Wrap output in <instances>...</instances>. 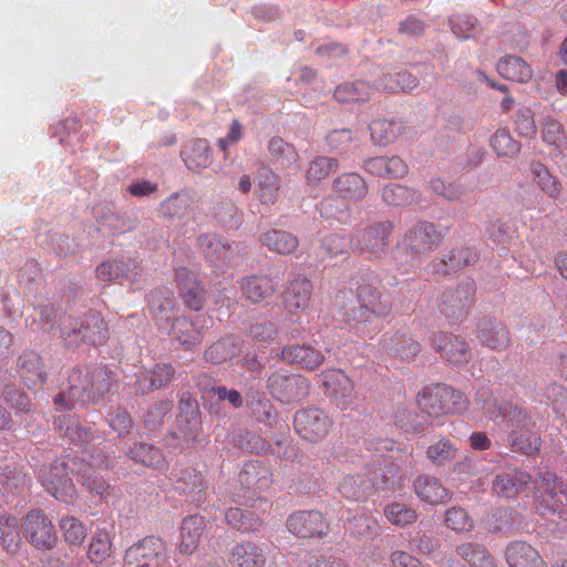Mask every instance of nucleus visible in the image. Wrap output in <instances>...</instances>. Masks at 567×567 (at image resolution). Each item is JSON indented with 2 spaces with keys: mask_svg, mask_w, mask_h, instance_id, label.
Here are the masks:
<instances>
[{
  "mask_svg": "<svg viewBox=\"0 0 567 567\" xmlns=\"http://www.w3.org/2000/svg\"><path fill=\"white\" fill-rule=\"evenodd\" d=\"M475 404L491 421L505 423L508 443L514 452L527 456L539 453L542 446L540 433L536 422L526 410L509 401L498 403L487 389H480Z\"/></svg>",
  "mask_w": 567,
  "mask_h": 567,
  "instance_id": "f257e3e1",
  "label": "nucleus"
},
{
  "mask_svg": "<svg viewBox=\"0 0 567 567\" xmlns=\"http://www.w3.org/2000/svg\"><path fill=\"white\" fill-rule=\"evenodd\" d=\"M113 384V373L105 367L74 368L68 378V388L54 399V404L72 409L78 403L97 402L107 394Z\"/></svg>",
  "mask_w": 567,
  "mask_h": 567,
  "instance_id": "f03ea898",
  "label": "nucleus"
},
{
  "mask_svg": "<svg viewBox=\"0 0 567 567\" xmlns=\"http://www.w3.org/2000/svg\"><path fill=\"white\" fill-rule=\"evenodd\" d=\"M417 404L422 412L432 417H440L465 413L470 401L463 392L452 386L435 384L425 386L417 394Z\"/></svg>",
  "mask_w": 567,
  "mask_h": 567,
  "instance_id": "7ed1b4c3",
  "label": "nucleus"
},
{
  "mask_svg": "<svg viewBox=\"0 0 567 567\" xmlns=\"http://www.w3.org/2000/svg\"><path fill=\"white\" fill-rule=\"evenodd\" d=\"M60 336L68 347L81 342L97 346L107 339V326L99 312H89L82 319L63 316L60 318Z\"/></svg>",
  "mask_w": 567,
  "mask_h": 567,
  "instance_id": "20e7f679",
  "label": "nucleus"
},
{
  "mask_svg": "<svg viewBox=\"0 0 567 567\" xmlns=\"http://www.w3.org/2000/svg\"><path fill=\"white\" fill-rule=\"evenodd\" d=\"M76 463L70 456L55 460L49 467H43L40 480L43 487L58 501L72 503L75 499L76 489L71 475L75 472Z\"/></svg>",
  "mask_w": 567,
  "mask_h": 567,
  "instance_id": "39448f33",
  "label": "nucleus"
},
{
  "mask_svg": "<svg viewBox=\"0 0 567 567\" xmlns=\"http://www.w3.org/2000/svg\"><path fill=\"white\" fill-rule=\"evenodd\" d=\"M393 231L390 221H378L358 228L350 239L351 249L368 259H381L389 247Z\"/></svg>",
  "mask_w": 567,
  "mask_h": 567,
  "instance_id": "423d86ee",
  "label": "nucleus"
},
{
  "mask_svg": "<svg viewBox=\"0 0 567 567\" xmlns=\"http://www.w3.org/2000/svg\"><path fill=\"white\" fill-rule=\"evenodd\" d=\"M123 567H171L166 543L147 536L133 544L125 550Z\"/></svg>",
  "mask_w": 567,
  "mask_h": 567,
  "instance_id": "0eeeda50",
  "label": "nucleus"
},
{
  "mask_svg": "<svg viewBox=\"0 0 567 567\" xmlns=\"http://www.w3.org/2000/svg\"><path fill=\"white\" fill-rule=\"evenodd\" d=\"M213 324V317L205 313L193 317L179 316L166 333L185 350H193L203 343L206 332Z\"/></svg>",
  "mask_w": 567,
  "mask_h": 567,
  "instance_id": "6e6552de",
  "label": "nucleus"
},
{
  "mask_svg": "<svg viewBox=\"0 0 567 567\" xmlns=\"http://www.w3.org/2000/svg\"><path fill=\"white\" fill-rule=\"evenodd\" d=\"M238 482L244 497H260L274 484L271 465L260 460L246 462L238 473Z\"/></svg>",
  "mask_w": 567,
  "mask_h": 567,
  "instance_id": "1a4fd4ad",
  "label": "nucleus"
},
{
  "mask_svg": "<svg viewBox=\"0 0 567 567\" xmlns=\"http://www.w3.org/2000/svg\"><path fill=\"white\" fill-rule=\"evenodd\" d=\"M536 506L542 514L560 512L567 502V483L555 473L545 472L536 482Z\"/></svg>",
  "mask_w": 567,
  "mask_h": 567,
  "instance_id": "9d476101",
  "label": "nucleus"
},
{
  "mask_svg": "<svg viewBox=\"0 0 567 567\" xmlns=\"http://www.w3.org/2000/svg\"><path fill=\"white\" fill-rule=\"evenodd\" d=\"M331 417L316 406L306 408L296 412L293 427L297 434L311 443L321 442L332 427Z\"/></svg>",
  "mask_w": 567,
  "mask_h": 567,
  "instance_id": "9b49d317",
  "label": "nucleus"
},
{
  "mask_svg": "<svg viewBox=\"0 0 567 567\" xmlns=\"http://www.w3.org/2000/svg\"><path fill=\"white\" fill-rule=\"evenodd\" d=\"M267 389L274 399L289 404L308 396L310 382L300 374L276 371L269 375Z\"/></svg>",
  "mask_w": 567,
  "mask_h": 567,
  "instance_id": "f8f14e48",
  "label": "nucleus"
},
{
  "mask_svg": "<svg viewBox=\"0 0 567 567\" xmlns=\"http://www.w3.org/2000/svg\"><path fill=\"white\" fill-rule=\"evenodd\" d=\"M24 537L37 549L48 550L56 543L53 523L41 509L30 511L22 519Z\"/></svg>",
  "mask_w": 567,
  "mask_h": 567,
  "instance_id": "ddd939ff",
  "label": "nucleus"
},
{
  "mask_svg": "<svg viewBox=\"0 0 567 567\" xmlns=\"http://www.w3.org/2000/svg\"><path fill=\"white\" fill-rule=\"evenodd\" d=\"M476 286L466 279L444 290L440 298V310L447 317L463 318L475 302Z\"/></svg>",
  "mask_w": 567,
  "mask_h": 567,
  "instance_id": "4468645a",
  "label": "nucleus"
},
{
  "mask_svg": "<svg viewBox=\"0 0 567 567\" xmlns=\"http://www.w3.org/2000/svg\"><path fill=\"white\" fill-rule=\"evenodd\" d=\"M326 394L340 410H347L355 401L354 384L340 369H326L319 375Z\"/></svg>",
  "mask_w": 567,
  "mask_h": 567,
  "instance_id": "2eb2a0df",
  "label": "nucleus"
},
{
  "mask_svg": "<svg viewBox=\"0 0 567 567\" xmlns=\"http://www.w3.org/2000/svg\"><path fill=\"white\" fill-rule=\"evenodd\" d=\"M197 245L206 260L216 268L234 262L245 252V247L240 243L221 241L210 234L199 235Z\"/></svg>",
  "mask_w": 567,
  "mask_h": 567,
  "instance_id": "dca6fc26",
  "label": "nucleus"
},
{
  "mask_svg": "<svg viewBox=\"0 0 567 567\" xmlns=\"http://www.w3.org/2000/svg\"><path fill=\"white\" fill-rule=\"evenodd\" d=\"M313 285L302 275L288 278L281 293V303L290 315L305 312L311 302Z\"/></svg>",
  "mask_w": 567,
  "mask_h": 567,
  "instance_id": "f3484780",
  "label": "nucleus"
},
{
  "mask_svg": "<svg viewBox=\"0 0 567 567\" xmlns=\"http://www.w3.org/2000/svg\"><path fill=\"white\" fill-rule=\"evenodd\" d=\"M288 530L299 538L323 537L328 535L330 526L319 511H298L287 518Z\"/></svg>",
  "mask_w": 567,
  "mask_h": 567,
  "instance_id": "a211bd4d",
  "label": "nucleus"
},
{
  "mask_svg": "<svg viewBox=\"0 0 567 567\" xmlns=\"http://www.w3.org/2000/svg\"><path fill=\"white\" fill-rule=\"evenodd\" d=\"M441 234L430 221H421L411 227L401 240V246L414 256L432 251L439 247Z\"/></svg>",
  "mask_w": 567,
  "mask_h": 567,
  "instance_id": "6ab92c4d",
  "label": "nucleus"
},
{
  "mask_svg": "<svg viewBox=\"0 0 567 567\" xmlns=\"http://www.w3.org/2000/svg\"><path fill=\"white\" fill-rule=\"evenodd\" d=\"M278 280L264 274H254L239 280L244 298L254 305H267L278 291Z\"/></svg>",
  "mask_w": 567,
  "mask_h": 567,
  "instance_id": "aec40b11",
  "label": "nucleus"
},
{
  "mask_svg": "<svg viewBox=\"0 0 567 567\" xmlns=\"http://www.w3.org/2000/svg\"><path fill=\"white\" fill-rule=\"evenodd\" d=\"M432 346L441 357L452 365L467 364L472 359V350L466 340L452 333H436Z\"/></svg>",
  "mask_w": 567,
  "mask_h": 567,
  "instance_id": "412c9836",
  "label": "nucleus"
},
{
  "mask_svg": "<svg viewBox=\"0 0 567 567\" xmlns=\"http://www.w3.org/2000/svg\"><path fill=\"white\" fill-rule=\"evenodd\" d=\"M351 284L355 286V295L358 302H364L369 306H373L385 310L388 312L391 311V306L383 300L381 292V280L378 275L372 270H361L355 274Z\"/></svg>",
  "mask_w": 567,
  "mask_h": 567,
  "instance_id": "4be33fe9",
  "label": "nucleus"
},
{
  "mask_svg": "<svg viewBox=\"0 0 567 567\" xmlns=\"http://www.w3.org/2000/svg\"><path fill=\"white\" fill-rule=\"evenodd\" d=\"M141 276V266L131 258L107 260L96 267V277L103 282L135 284Z\"/></svg>",
  "mask_w": 567,
  "mask_h": 567,
  "instance_id": "5701e85b",
  "label": "nucleus"
},
{
  "mask_svg": "<svg viewBox=\"0 0 567 567\" xmlns=\"http://www.w3.org/2000/svg\"><path fill=\"white\" fill-rule=\"evenodd\" d=\"M175 281L184 305L194 311H200L206 300V291L192 270L182 267L176 269Z\"/></svg>",
  "mask_w": 567,
  "mask_h": 567,
  "instance_id": "b1692460",
  "label": "nucleus"
},
{
  "mask_svg": "<svg viewBox=\"0 0 567 567\" xmlns=\"http://www.w3.org/2000/svg\"><path fill=\"white\" fill-rule=\"evenodd\" d=\"M372 488L390 489L401 482L400 466L388 457H379L365 465Z\"/></svg>",
  "mask_w": 567,
  "mask_h": 567,
  "instance_id": "393cba45",
  "label": "nucleus"
},
{
  "mask_svg": "<svg viewBox=\"0 0 567 567\" xmlns=\"http://www.w3.org/2000/svg\"><path fill=\"white\" fill-rule=\"evenodd\" d=\"M532 482V475L525 471L501 473L493 482V492L499 497L515 498L527 489Z\"/></svg>",
  "mask_w": 567,
  "mask_h": 567,
  "instance_id": "a878e982",
  "label": "nucleus"
},
{
  "mask_svg": "<svg viewBox=\"0 0 567 567\" xmlns=\"http://www.w3.org/2000/svg\"><path fill=\"white\" fill-rule=\"evenodd\" d=\"M413 489L416 496L430 505H440L451 499L452 493L431 475H420L413 481Z\"/></svg>",
  "mask_w": 567,
  "mask_h": 567,
  "instance_id": "bb28decb",
  "label": "nucleus"
},
{
  "mask_svg": "<svg viewBox=\"0 0 567 567\" xmlns=\"http://www.w3.org/2000/svg\"><path fill=\"white\" fill-rule=\"evenodd\" d=\"M206 532L205 518L200 515H189L182 522L179 529V553L192 555L199 546Z\"/></svg>",
  "mask_w": 567,
  "mask_h": 567,
  "instance_id": "cd10ccee",
  "label": "nucleus"
},
{
  "mask_svg": "<svg viewBox=\"0 0 567 567\" xmlns=\"http://www.w3.org/2000/svg\"><path fill=\"white\" fill-rule=\"evenodd\" d=\"M148 307L158 330L166 333L177 318L174 298L171 295L154 291L148 297Z\"/></svg>",
  "mask_w": 567,
  "mask_h": 567,
  "instance_id": "c85d7f7f",
  "label": "nucleus"
},
{
  "mask_svg": "<svg viewBox=\"0 0 567 567\" xmlns=\"http://www.w3.org/2000/svg\"><path fill=\"white\" fill-rule=\"evenodd\" d=\"M476 338L492 351H505L511 343L509 331L499 322L483 320L477 326Z\"/></svg>",
  "mask_w": 567,
  "mask_h": 567,
  "instance_id": "c756f323",
  "label": "nucleus"
},
{
  "mask_svg": "<svg viewBox=\"0 0 567 567\" xmlns=\"http://www.w3.org/2000/svg\"><path fill=\"white\" fill-rule=\"evenodd\" d=\"M508 567H548L540 554L526 542L517 540L505 550Z\"/></svg>",
  "mask_w": 567,
  "mask_h": 567,
  "instance_id": "7c9ffc66",
  "label": "nucleus"
},
{
  "mask_svg": "<svg viewBox=\"0 0 567 567\" xmlns=\"http://www.w3.org/2000/svg\"><path fill=\"white\" fill-rule=\"evenodd\" d=\"M281 358L307 370H316L323 361V353L310 344L287 346L281 350Z\"/></svg>",
  "mask_w": 567,
  "mask_h": 567,
  "instance_id": "2f4dec72",
  "label": "nucleus"
},
{
  "mask_svg": "<svg viewBox=\"0 0 567 567\" xmlns=\"http://www.w3.org/2000/svg\"><path fill=\"white\" fill-rule=\"evenodd\" d=\"M332 189L343 200H361L368 194V185L364 178L358 173H343L332 182Z\"/></svg>",
  "mask_w": 567,
  "mask_h": 567,
  "instance_id": "473e14b6",
  "label": "nucleus"
},
{
  "mask_svg": "<svg viewBox=\"0 0 567 567\" xmlns=\"http://www.w3.org/2000/svg\"><path fill=\"white\" fill-rule=\"evenodd\" d=\"M17 369L28 388L43 383L45 380L42 359L34 351H23L18 358Z\"/></svg>",
  "mask_w": 567,
  "mask_h": 567,
  "instance_id": "72a5a7b5",
  "label": "nucleus"
},
{
  "mask_svg": "<svg viewBox=\"0 0 567 567\" xmlns=\"http://www.w3.org/2000/svg\"><path fill=\"white\" fill-rule=\"evenodd\" d=\"M128 456L138 464L158 472L168 470V462L157 446L146 443H135L128 451Z\"/></svg>",
  "mask_w": 567,
  "mask_h": 567,
  "instance_id": "f704fd0d",
  "label": "nucleus"
},
{
  "mask_svg": "<svg viewBox=\"0 0 567 567\" xmlns=\"http://www.w3.org/2000/svg\"><path fill=\"white\" fill-rule=\"evenodd\" d=\"M257 196L261 204L274 205L280 193V177L270 168L261 166L256 174Z\"/></svg>",
  "mask_w": 567,
  "mask_h": 567,
  "instance_id": "c9c22d12",
  "label": "nucleus"
},
{
  "mask_svg": "<svg viewBox=\"0 0 567 567\" xmlns=\"http://www.w3.org/2000/svg\"><path fill=\"white\" fill-rule=\"evenodd\" d=\"M369 128L372 142L386 146L394 143L404 133L405 126L401 121L379 118L372 121Z\"/></svg>",
  "mask_w": 567,
  "mask_h": 567,
  "instance_id": "e433bc0d",
  "label": "nucleus"
},
{
  "mask_svg": "<svg viewBox=\"0 0 567 567\" xmlns=\"http://www.w3.org/2000/svg\"><path fill=\"white\" fill-rule=\"evenodd\" d=\"M230 560L235 567H265L266 556L255 543L243 542L231 549Z\"/></svg>",
  "mask_w": 567,
  "mask_h": 567,
  "instance_id": "4c0bfd02",
  "label": "nucleus"
},
{
  "mask_svg": "<svg viewBox=\"0 0 567 567\" xmlns=\"http://www.w3.org/2000/svg\"><path fill=\"white\" fill-rule=\"evenodd\" d=\"M371 488L372 485L365 470L364 473L346 475L338 487L343 498L355 502L364 501Z\"/></svg>",
  "mask_w": 567,
  "mask_h": 567,
  "instance_id": "58836bf2",
  "label": "nucleus"
},
{
  "mask_svg": "<svg viewBox=\"0 0 567 567\" xmlns=\"http://www.w3.org/2000/svg\"><path fill=\"white\" fill-rule=\"evenodd\" d=\"M260 241L270 251L279 255H290L295 252L299 246L297 236L281 229H270L266 231L261 235Z\"/></svg>",
  "mask_w": 567,
  "mask_h": 567,
  "instance_id": "ea45409f",
  "label": "nucleus"
},
{
  "mask_svg": "<svg viewBox=\"0 0 567 567\" xmlns=\"http://www.w3.org/2000/svg\"><path fill=\"white\" fill-rule=\"evenodd\" d=\"M498 73L511 81L528 82L533 76L530 65L520 56L506 55L497 63Z\"/></svg>",
  "mask_w": 567,
  "mask_h": 567,
  "instance_id": "a19ab883",
  "label": "nucleus"
},
{
  "mask_svg": "<svg viewBox=\"0 0 567 567\" xmlns=\"http://www.w3.org/2000/svg\"><path fill=\"white\" fill-rule=\"evenodd\" d=\"M240 350L239 339L227 336L212 343L204 351V359L213 364H221L233 359Z\"/></svg>",
  "mask_w": 567,
  "mask_h": 567,
  "instance_id": "79ce46f5",
  "label": "nucleus"
},
{
  "mask_svg": "<svg viewBox=\"0 0 567 567\" xmlns=\"http://www.w3.org/2000/svg\"><path fill=\"white\" fill-rule=\"evenodd\" d=\"M382 199L386 205L404 207L417 204L422 199L420 190L400 184H389L382 189Z\"/></svg>",
  "mask_w": 567,
  "mask_h": 567,
  "instance_id": "37998d69",
  "label": "nucleus"
},
{
  "mask_svg": "<svg viewBox=\"0 0 567 567\" xmlns=\"http://www.w3.org/2000/svg\"><path fill=\"white\" fill-rule=\"evenodd\" d=\"M183 159L188 169L200 172L209 166L212 153L206 140H196L183 151Z\"/></svg>",
  "mask_w": 567,
  "mask_h": 567,
  "instance_id": "c03bdc74",
  "label": "nucleus"
},
{
  "mask_svg": "<svg viewBox=\"0 0 567 567\" xmlns=\"http://www.w3.org/2000/svg\"><path fill=\"white\" fill-rule=\"evenodd\" d=\"M194 209V200L186 193H175L159 205L161 214L171 219L188 217Z\"/></svg>",
  "mask_w": 567,
  "mask_h": 567,
  "instance_id": "a18cd8bd",
  "label": "nucleus"
},
{
  "mask_svg": "<svg viewBox=\"0 0 567 567\" xmlns=\"http://www.w3.org/2000/svg\"><path fill=\"white\" fill-rule=\"evenodd\" d=\"M0 540L6 551L16 554L22 544L18 518L13 515L0 516Z\"/></svg>",
  "mask_w": 567,
  "mask_h": 567,
  "instance_id": "49530a36",
  "label": "nucleus"
},
{
  "mask_svg": "<svg viewBox=\"0 0 567 567\" xmlns=\"http://www.w3.org/2000/svg\"><path fill=\"white\" fill-rule=\"evenodd\" d=\"M268 152L274 162L284 168H289L299 161L296 147L279 136H274L268 141Z\"/></svg>",
  "mask_w": 567,
  "mask_h": 567,
  "instance_id": "de8ad7c7",
  "label": "nucleus"
},
{
  "mask_svg": "<svg viewBox=\"0 0 567 567\" xmlns=\"http://www.w3.org/2000/svg\"><path fill=\"white\" fill-rule=\"evenodd\" d=\"M458 557L473 567H495L494 559L488 550L476 543H462L456 546Z\"/></svg>",
  "mask_w": 567,
  "mask_h": 567,
  "instance_id": "09e8293b",
  "label": "nucleus"
},
{
  "mask_svg": "<svg viewBox=\"0 0 567 567\" xmlns=\"http://www.w3.org/2000/svg\"><path fill=\"white\" fill-rule=\"evenodd\" d=\"M372 87L364 81L346 82L334 90V99L340 103L363 102L369 100Z\"/></svg>",
  "mask_w": 567,
  "mask_h": 567,
  "instance_id": "8fccbe9b",
  "label": "nucleus"
},
{
  "mask_svg": "<svg viewBox=\"0 0 567 567\" xmlns=\"http://www.w3.org/2000/svg\"><path fill=\"white\" fill-rule=\"evenodd\" d=\"M357 307H353L346 312V321L354 328H364L367 324L373 322L377 318L385 317L390 312L380 308L369 306L364 302H358Z\"/></svg>",
  "mask_w": 567,
  "mask_h": 567,
  "instance_id": "3c124183",
  "label": "nucleus"
},
{
  "mask_svg": "<svg viewBox=\"0 0 567 567\" xmlns=\"http://www.w3.org/2000/svg\"><path fill=\"white\" fill-rule=\"evenodd\" d=\"M339 167L338 159L328 156H317L306 171V181L309 185H319L331 172Z\"/></svg>",
  "mask_w": 567,
  "mask_h": 567,
  "instance_id": "603ef678",
  "label": "nucleus"
},
{
  "mask_svg": "<svg viewBox=\"0 0 567 567\" xmlns=\"http://www.w3.org/2000/svg\"><path fill=\"white\" fill-rule=\"evenodd\" d=\"M534 181L538 187L550 198L556 199L561 193V184L542 163L532 164Z\"/></svg>",
  "mask_w": 567,
  "mask_h": 567,
  "instance_id": "864d4df0",
  "label": "nucleus"
},
{
  "mask_svg": "<svg viewBox=\"0 0 567 567\" xmlns=\"http://www.w3.org/2000/svg\"><path fill=\"white\" fill-rule=\"evenodd\" d=\"M225 519L228 525L241 533L258 530L262 524L259 517L238 507L229 508L225 513Z\"/></svg>",
  "mask_w": 567,
  "mask_h": 567,
  "instance_id": "5fc2aeb1",
  "label": "nucleus"
},
{
  "mask_svg": "<svg viewBox=\"0 0 567 567\" xmlns=\"http://www.w3.org/2000/svg\"><path fill=\"white\" fill-rule=\"evenodd\" d=\"M458 453V449L449 439L442 437L431 444L426 450V457L436 465L443 466L453 462Z\"/></svg>",
  "mask_w": 567,
  "mask_h": 567,
  "instance_id": "6e6d98bb",
  "label": "nucleus"
},
{
  "mask_svg": "<svg viewBox=\"0 0 567 567\" xmlns=\"http://www.w3.org/2000/svg\"><path fill=\"white\" fill-rule=\"evenodd\" d=\"M112 554V542L105 529L96 530L89 544L87 557L93 564L104 563Z\"/></svg>",
  "mask_w": 567,
  "mask_h": 567,
  "instance_id": "4d7b16f0",
  "label": "nucleus"
},
{
  "mask_svg": "<svg viewBox=\"0 0 567 567\" xmlns=\"http://www.w3.org/2000/svg\"><path fill=\"white\" fill-rule=\"evenodd\" d=\"M55 424L62 435L74 444L83 445L89 442L91 437V433L87 429L81 426L79 422L71 416L61 415L55 420Z\"/></svg>",
  "mask_w": 567,
  "mask_h": 567,
  "instance_id": "13d9d810",
  "label": "nucleus"
},
{
  "mask_svg": "<svg viewBox=\"0 0 567 567\" xmlns=\"http://www.w3.org/2000/svg\"><path fill=\"white\" fill-rule=\"evenodd\" d=\"M444 525L457 534L470 533L474 529L473 518L461 506H452L445 512Z\"/></svg>",
  "mask_w": 567,
  "mask_h": 567,
  "instance_id": "bf43d9fd",
  "label": "nucleus"
},
{
  "mask_svg": "<svg viewBox=\"0 0 567 567\" xmlns=\"http://www.w3.org/2000/svg\"><path fill=\"white\" fill-rule=\"evenodd\" d=\"M489 145L498 156H514L520 150V144L513 138L508 130L498 128L491 136Z\"/></svg>",
  "mask_w": 567,
  "mask_h": 567,
  "instance_id": "052dcab7",
  "label": "nucleus"
},
{
  "mask_svg": "<svg viewBox=\"0 0 567 567\" xmlns=\"http://www.w3.org/2000/svg\"><path fill=\"white\" fill-rule=\"evenodd\" d=\"M175 370L168 363H157L141 380V385L145 389L153 390L167 385L174 378Z\"/></svg>",
  "mask_w": 567,
  "mask_h": 567,
  "instance_id": "680f3d73",
  "label": "nucleus"
},
{
  "mask_svg": "<svg viewBox=\"0 0 567 567\" xmlns=\"http://www.w3.org/2000/svg\"><path fill=\"white\" fill-rule=\"evenodd\" d=\"M389 522L399 527H406L417 519V513L414 508L402 503H392L384 509Z\"/></svg>",
  "mask_w": 567,
  "mask_h": 567,
  "instance_id": "e2e57ef3",
  "label": "nucleus"
},
{
  "mask_svg": "<svg viewBox=\"0 0 567 567\" xmlns=\"http://www.w3.org/2000/svg\"><path fill=\"white\" fill-rule=\"evenodd\" d=\"M391 351L404 360L414 359L421 350L419 342L404 333H395L391 338Z\"/></svg>",
  "mask_w": 567,
  "mask_h": 567,
  "instance_id": "0e129e2a",
  "label": "nucleus"
},
{
  "mask_svg": "<svg viewBox=\"0 0 567 567\" xmlns=\"http://www.w3.org/2000/svg\"><path fill=\"white\" fill-rule=\"evenodd\" d=\"M175 478L179 484L177 488L184 493H200L205 489L206 486L204 475L192 467L183 470L181 475L175 474Z\"/></svg>",
  "mask_w": 567,
  "mask_h": 567,
  "instance_id": "69168bd1",
  "label": "nucleus"
},
{
  "mask_svg": "<svg viewBox=\"0 0 567 567\" xmlns=\"http://www.w3.org/2000/svg\"><path fill=\"white\" fill-rule=\"evenodd\" d=\"M60 528L65 542L79 546L86 537L85 526L75 517L68 516L60 520Z\"/></svg>",
  "mask_w": 567,
  "mask_h": 567,
  "instance_id": "338daca9",
  "label": "nucleus"
},
{
  "mask_svg": "<svg viewBox=\"0 0 567 567\" xmlns=\"http://www.w3.org/2000/svg\"><path fill=\"white\" fill-rule=\"evenodd\" d=\"M542 135L545 143L553 145L563 152V146L566 142V138L561 123H559L554 117H546L543 125Z\"/></svg>",
  "mask_w": 567,
  "mask_h": 567,
  "instance_id": "774afa93",
  "label": "nucleus"
}]
</instances>
